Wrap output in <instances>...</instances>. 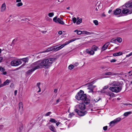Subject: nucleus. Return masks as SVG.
<instances>
[{
  "label": "nucleus",
  "instance_id": "obj_32",
  "mask_svg": "<svg viewBox=\"0 0 132 132\" xmlns=\"http://www.w3.org/2000/svg\"><path fill=\"white\" fill-rule=\"evenodd\" d=\"M23 5V3L21 2L18 3L16 4V6L18 7L22 6Z\"/></svg>",
  "mask_w": 132,
  "mask_h": 132
},
{
  "label": "nucleus",
  "instance_id": "obj_63",
  "mask_svg": "<svg viewBox=\"0 0 132 132\" xmlns=\"http://www.w3.org/2000/svg\"><path fill=\"white\" fill-rule=\"evenodd\" d=\"M6 74H7V72L6 71H5V72H3L2 74L4 75H6Z\"/></svg>",
  "mask_w": 132,
  "mask_h": 132
},
{
  "label": "nucleus",
  "instance_id": "obj_17",
  "mask_svg": "<svg viewBox=\"0 0 132 132\" xmlns=\"http://www.w3.org/2000/svg\"><path fill=\"white\" fill-rule=\"evenodd\" d=\"M122 53L121 52H118L115 53H114L113 55L114 56H118L122 55Z\"/></svg>",
  "mask_w": 132,
  "mask_h": 132
},
{
  "label": "nucleus",
  "instance_id": "obj_61",
  "mask_svg": "<svg viewBox=\"0 0 132 132\" xmlns=\"http://www.w3.org/2000/svg\"><path fill=\"white\" fill-rule=\"evenodd\" d=\"M60 99H59L56 101V104H57L59 102Z\"/></svg>",
  "mask_w": 132,
  "mask_h": 132
},
{
  "label": "nucleus",
  "instance_id": "obj_44",
  "mask_svg": "<svg viewBox=\"0 0 132 132\" xmlns=\"http://www.w3.org/2000/svg\"><path fill=\"white\" fill-rule=\"evenodd\" d=\"M108 126H105L104 127H103V129L104 131L106 130L107 129Z\"/></svg>",
  "mask_w": 132,
  "mask_h": 132
},
{
  "label": "nucleus",
  "instance_id": "obj_58",
  "mask_svg": "<svg viewBox=\"0 0 132 132\" xmlns=\"http://www.w3.org/2000/svg\"><path fill=\"white\" fill-rule=\"evenodd\" d=\"M70 43V42L69 41L68 42H67L66 43L64 44V45L65 46V45H67V44H69Z\"/></svg>",
  "mask_w": 132,
  "mask_h": 132
},
{
  "label": "nucleus",
  "instance_id": "obj_18",
  "mask_svg": "<svg viewBox=\"0 0 132 132\" xmlns=\"http://www.w3.org/2000/svg\"><path fill=\"white\" fill-rule=\"evenodd\" d=\"M1 12L4 11L6 9V5L5 3H4L2 5L1 7Z\"/></svg>",
  "mask_w": 132,
  "mask_h": 132
},
{
  "label": "nucleus",
  "instance_id": "obj_41",
  "mask_svg": "<svg viewBox=\"0 0 132 132\" xmlns=\"http://www.w3.org/2000/svg\"><path fill=\"white\" fill-rule=\"evenodd\" d=\"M72 20L74 23H75L76 22L77 19L76 18L74 17L73 18Z\"/></svg>",
  "mask_w": 132,
  "mask_h": 132
},
{
  "label": "nucleus",
  "instance_id": "obj_8",
  "mask_svg": "<svg viewBox=\"0 0 132 132\" xmlns=\"http://www.w3.org/2000/svg\"><path fill=\"white\" fill-rule=\"evenodd\" d=\"M75 111L79 116H84L87 113L86 111H80L77 109H75Z\"/></svg>",
  "mask_w": 132,
  "mask_h": 132
},
{
  "label": "nucleus",
  "instance_id": "obj_57",
  "mask_svg": "<svg viewBox=\"0 0 132 132\" xmlns=\"http://www.w3.org/2000/svg\"><path fill=\"white\" fill-rule=\"evenodd\" d=\"M56 125L57 126H58V125H59L61 123V122H58L57 123L56 122Z\"/></svg>",
  "mask_w": 132,
  "mask_h": 132
},
{
  "label": "nucleus",
  "instance_id": "obj_55",
  "mask_svg": "<svg viewBox=\"0 0 132 132\" xmlns=\"http://www.w3.org/2000/svg\"><path fill=\"white\" fill-rule=\"evenodd\" d=\"M40 84V82H38L37 83L36 85H37V87L39 86Z\"/></svg>",
  "mask_w": 132,
  "mask_h": 132
},
{
  "label": "nucleus",
  "instance_id": "obj_23",
  "mask_svg": "<svg viewBox=\"0 0 132 132\" xmlns=\"http://www.w3.org/2000/svg\"><path fill=\"white\" fill-rule=\"evenodd\" d=\"M131 111H129L128 112H125L124 114L123 115L125 117H127L128 116L129 114H131Z\"/></svg>",
  "mask_w": 132,
  "mask_h": 132
},
{
  "label": "nucleus",
  "instance_id": "obj_40",
  "mask_svg": "<svg viewBox=\"0 0 132 132\" xmlns=\"http://www.w3.org/2000/svg\"><path fill=\"white\" fill-rule=\"evenodd\" d=\"M83 32H82L80 30H78L77 32V34L78 35H80Z\"/></svg>",
  "mask_w": 132,
  "mask_h": 132
},
{
  "label": "nucleus",
  "instance_id": "obj_13",
  "mask_svg": "<svg viewBox=\"0 0 132 132\" xmlns=\"http://www.w3.org/2000/svg\"><path fill=\"white\" fill-rule=\"evenodd\" d=\"M86 51L87 53L90 54V55H93L95 53L94 51L90 49H86Z\"/></svg>",
  "mask_w": 132,
  "mask_h": 132
},
{
  "label": "nucleus",
  "instance_id": "obj_60",
  "mask_svg": "<svg viewBox=\"0 0 132 132\" xmlns=\"http://www.w3.org/2000/svg\"><path fill=\"white\" fill-rule=\"evenodd\" d=\"M47 31H41V32L43 34H45L46 32Z\"/></svg>",
  "mask_w": 132,
  "mask_h": 132
},
{
  "label": "nucleus",
  "instance_id": "obj_20",
  "mask_svg": "<svg viewBox=\"0 0 132 132\" xmlns=\"http://www.w3.org/2000/svg\"><path fill=\"white\" fill-rule=\"evenodd\" d=\"M98 48V47L95 45H93L91 48L92 50L94 51H97Z\"/></svg>",
  "mask_w": 132,
  "mask_h": 132
},
{
  "label": "nucleus",
  "instance_id": "obj_6",
  "mask_svg": "<svg viewBox=\"0 0 132 132\" xmlns=\"http://www.w3.org/2000/svg\"><path fill=\"white\" fill-rule=\"evenodd\" d=\"M22 62L20 59L17 60H13L11 62V65L13 66H16L21 64Z\"/></svg>",
  "mask_w": 132,
  "mask_h": 132
},
{
  "label": "nucleus",
  "instance_id": "obj_14",
  "mask_svg": "<svg viewBox=\"0 0 132 132\" xmlns=\"http://www.w3.org/2000/svg\"><path fill=\"white\" fill-rule=\"evenodd\" d=\"M48 127L50 130L53 132H56L54 127L53 125H51L49 126Z\"/></svg>",
  "mask_w": 132,
  "mask_h": 132
},
{
  "label": "nucleus",
  "instance_id": "obj_42",
  "mask_svg": "<svg viewBox=\"0 0 132 132\" xmlns=\"http://www.w3.org/2000/svg\"><path fill=\"white\" fill-rule=\"evenodd\" d=\"M65 45H64V44H62L61 46H58L59 48V50L61 48H62L64 46H65Z\"/></svg>",
  "mask_w": 132,
  "mask_h": 132
},
{
  "label": "nucleus",
  "instance_id": "obj_12",
  "mask_svg": "<svg viewBox=\"0 0 132 132\" xmlns=\"http://www.w3.org/2000/svg\"><path fill=\"white\" fill-rule=\"evenodd\" d=\"M110 44V42H108L105 44L102 47V51H104L106 50Z\"/></svg>",
  "mask_w": 132,
  "mask_h": 132
},
{
  "label": "nucleus",
  "instance_id": "obj_64",
  "mask_svg": "<svg viewBox=\"0 0 132 132\" xmlns=\"http://www.w3.org/2000/svg\"><path fill=\"white\" fill-rule=\"evenodd\" d=\"M17 90H15V91H14V94H15V95H16V94H17Z\"/></svg>",
  "mask_w": 132,
  "mask_h": 132
},
{
  "label": "nucleus",
  "instance_id": "obj_9",
  "mask_svg": "<svg viewBox=\"0 0 132 132\" xmlns=\"http://www.w3.org/2000/svg\"><path fill=\"white\" fill-rule=\"evenodd\" d=\"M19 112H20V114H22L23 111V103L21 102H20L19 104Z\"/></svg>",
  "mask_w": 132,
  "mask_h": 132
},
{
  "label": "nucleus",
  "instance_id": "obj_34",
  "mask_svg": "<svg viewBox=\"0 0 132 132\" xmlns=\"http://www.w3.org/2000/svg\"><path fill=\"white\" fill-rule=\"evenodd\" d=\"M88 89H89L90 90V92H93V89L92 87V86H90V87L88 88Z\"/></svg>",
  "mask_w": 132,
  "mask_h": 132
},
{
  "label": "nucleus",
  "instance_id": "obj_4",
  "mask_svg": "<svg viewBox=\"0 0 132 132\" xmlns=\"http://www.w3.org/2000/svg\"><path fill=\"white\" fill-rule=\"evenodd\" d=\"M129 3L125 4L126 8H123L122 11L123 14L127 15L132 13V8L131 9V7H129L130 6H129Z\"/></svg>",
  "mask_w": 132,
  "mask_h": 132
},
{
  "label": "nucleus",
  "instance_id": "obj_28",
  "mask_svg": "<svg viewBox=\"0 0 132 132\" xmlns=\"http://www.w3.org/2000/svg\"><path fill=\"white\" fill-rule=\"evenodd\" d=\"M52 47H51L50 48H48V49H47L45 51V52H50L51 51H52Z\"/></svg>",
  "mask_w": 132,
  "mask_h": 132
},
{
  "label": "nucleus",
  "instance_id": "obj_43",
  "mask_svg": "<svg viewBox=\"0 0 132 132\" xmlns=\"http://www.w3.org/2000/svg\"><path fill=\"white\" fill-rule=\"evenodd\" d=\"M100 91L101 93H104L105 94L106 92L105 91L104 89L103 88V89L101 90Z\"/></svg>",
  "mask_w": 132,
  "mask_h": 132
},
{
  "label": "nucleus",
  "instance_id": "obj_39",
  "mask_svg": "<svg viewBox=\"0 0 132 132\" xmlns=\"http://www.w3.org/2000/svg\"><path fill=\"white\" fill-rule=\"evenodd\" d=\"M5 70V69L1 67H0V71H3Z\"/></svg>",
  "mask_w": 132,
  "mask_h": 132
},
{
  "label": "nucleus",
  "instance_id": "obj_21",
  "mask_svg": "<svg viewBox=\"0 0 132 132\" xmlns=\"http://www.w3.org/2000/svg\"><path fill=\"white\" fill-rule=\"evenodd\" d=\"M57 22H58L61 24L63 25L64 24V22L60 18H58L57 19Z\"/></svg>",
  "mask_w": 132,
  "mask_h": 132
},
{
  "label": "nucleus",
  "instance_id": "obj_47",
  "mask_svg": "<svg viewBox=\"0 0 132 132\" xmlns=\"http://www.w3.org/2000/svg\"><path fill=\"white\" fill-rule=\"evenodd\" d=\"M74 115V114L73 113V112L72 113H70L69 114V116L71 118V117H72L73 115Z\"/></svg>",
  "mask_w": 132,
  "mask_h": 132
},
{
  "label": "nucleus",
  "instance_id": "obj_1",
  "mask_svg": "<svg viewBox=\"0 0 132 132\" xmlns=\"http://www.w3.org/2000/svg\"><path fill=\"white\" fill-rule=\"evenodd\" d=\"M84 92L82 90H80L77 94L76 96V99L78 100H81L83 102V103L80 104L79 105V108L81 110H84L86 108L85 104L88 105L90 102V100L87 98V96L85 94H84Z\"/></svg>",
  "mask_w": 132,
  "mask_h": 132
},
{
  "label": "nucleus",
  "instance_id": "obj_51",
  "mask_svg": "<svg viewBox=\"0 0 132 132\" xmlns=\"http://www.w3.org/2000/svg\"><path fill=\"white\" fill-rule=\"evenodd\" d=\"M129 6H130L129 7L132 9V2H131L130 3H129Z\"/></svg>",
  "mask_w": 132,
  "mask_h": 132
},
{
  "label": "nucleus",
  "instance_id": "obj_37",
  "mask_svg": "<svg viewBox=\"0 0 132 132\" xmlns=\"http://www.w3.org/2000/svg\"><path fill=\"white\" fill-rule=\"evenodd\" d=\"M53 21L54 22H55L56 23L57 22V17L56 16L53 18Z\"/></svg>",
  "mask_w": 132,
  "mask_h": 132
},
{
  "label": "nucleus",
  "instance_id": "obj_25",
  "mask_svg": "<svg viewBox=\"0 0 132 132\" xmlns=\"http://www.w3.org/2000/svg\"><path fill=\"white\" fill-rule=\"evenodd\" d=\"M49 121L50 122L54 123H56L57 122V121L54 119L52 118H50Z\"/></svg>",
  "mask_w": 132,
  "mask_h": 132
},
{
  "label": "nucleus",
  "instance_id": "obj_24",
  "mask_svg": "<svg viewBox=\"0 0 132 132\" xmlns=\"http://www.w3.org/2000/svg\"><path fill=\"white\" fill-rule=\"evenodd\" d=\"M83 34H85L86 35H90L93 34V32H90L85 31H83Z\"/></svg>",
  "mask_w": 132,
  "mask_h": 132
},
{
  "label": "nucleus",
  "instance_id": "obj_30",
  "mask_svg": "<svg viewBox=\"0 0 132 132\" xmlns=\"http://www.w3.org/2000/svg\"><path fill=\"white\" fill-rule=\"evenodd\" d=\"M117 39V41L119 43H121L122 42V39L121 38H118Z\"/></svg>",
  "mask_w": 132,
  "mask_h": 132
},
{
  "label": "nucleus",
  "instance_id": "obj_5",
  "mask_svg": "<svg viewBox=\"0 0 132 132\" xmlns=\"http://www.w3.org/2000/svg\"><path fill=\"white\" fill-rule=\"evenodd\" d=\"M31 67L33 69H35V70L43 67L41 61H39L32 63L31 65Z\"/></svg>",
  "mask_w": 132,
  "mask_h": 132
},
{
  "label": "nucleus",
  "instance_id": "obj_49",
  "mask_svg": "<svg viewBox=\"0 0 132 132\" xmlns=\"http://www.w3.org/2000/svg\"><path fill=\"white\" fill-rule=\"evenodd\" d=\"M4 127V126L3 125H0V130L2 129Z\"/></svg>",
  "mask_w": 132,
  "mask_h": 132
},
{
  "label": "nucleus",
  "instance_id": "obj_22",
  "mask_svg": "<svg viewBox=\"0 0 132 132\" xmlns=\"http://www.w3.org/2000/svg\"><path fill=\"white\" fill-rule=\"evenodd\" d=\"M52 51H56L59 50V47H57V46L52 47Z\"/></svg>",
  "mask_w": 132,
  "mask_h": 132
},
{
  "label": "nucleus",
  "instance_id": "obj_27",
  "mask_svg": "<svg viewBox=\"0 0 132 132\" xmlns=\"http://www.w3.org/2000/svg\"><path fill=\"white\" fill-rule=\"evenodd\" d=\"M23 126L22 124H21L20 125V126H19V130H20V132L23 129Z\"/></svg>",
  "mask_w": 132,
  "mask_h": 132
},
{
  "label": "nucleus",
  "instance_id": "obj_19",
  "mask_svg": "<svg viewBox=\"0 0 132 132\" xmlns=\"http://www.w3.org/2000/svg\"><path fill=\"white\" fill-rule=\"evenodd\" d=\"M21 61L22 60L25 63L28 62L29 60V58L28 57H26L24 58H22L20 59Z\"/></svg>",
  "mask_w": 132,
  "mask_h": 132
},
{
  "label": "nucleus",
  "instance_id": "obj_46",
  "mask_svg": "<svg viewBox=\"0 0 132 132\" xmlns=\"http://www.w3.org/2000/svg\"><path fill=\"white\" fill-rule=\"evenodd\" d=\"M116 61V60L114 59H112L111 60L110 62H114Z\"/></svg>",
  "mask_w": 132,
  "mask_h": 132
},
{
  "label": "nucleus",
  "instance_id": "obj_16",
  "mask_svg": "<svg viewBox=\"0 0 132 132\" xmlns=\"http://www.w3.org/2000/svg\"><path fill=\"white\" fill-rule=\"evenodd\" d=\"M105 94L109 96L110 97H113L114 95V94L113 93H111L110 92H106Z\"/></svg>",
  "mask_w": 132,
  "mask_h": 132
},
{
  "label": "nucleus",
  "instance_id": "obj_50",
  "mask_svg": "<svg viewBox=\"0 0 132 132\" xmlns=\"http://www.w3.org/2000/svg\"><path fill=\"white\" fill-rule=\"evenodd\" d=\"M17 39H18V38L17 37L16 38V39H13V40L12 42V44H14V43H13V42H14V41H16L17 40Z\"/></svg>",
  "mask_w": 132,
  "mask_h": 132
},
{
  "label": "nucleus",
  "instance_id": "obj_36",
  "mask_svg": "<svg viewBox=\"0 0 132 132\" xmlns=\"http://www.w3.org/2000/svg\"><path fill=\"white\" fill-rule=\"evenodd\" d=\"M93 23L96 25H97L98 24V21L97 20H94L93 21Z\"/></svg>",
  "mask_w": 132,
  "mask_h": 132
},
{
  "label": "nucleus",
  "instance_id": "obj_31",
  "mask_svg": "<svg viewBox=\"0 0 132 132\" xmlns=\"http://www.w3.org/2000/svg\"><path fill=\"white\" fill-rule=\"evenodd\" d=\"M74 65L71 64L69 66L68 68L69 69H70V70H72L74 68Z\"/></svg>",
  "mask_w": 132,
  "mask_h": 132
},
{
  "label": "nucleus",
  "instance_id": "obj_3",
  "mask_svg": "<svg viewBox=\"0 0 132 132\" xmlns=\"http://www.w3.org/2000/svg\"><path fill=\"white\" fill-rule=\"evenodd\" d=\"M57 58H52L45 59L41 61L43 67L45 66L46 68H49L52 65L54 61L56 60Z\"/></svg>",
  "mask_w": 132,
  "mask_h": 132
},
{
  "label": "nucleus",
  "instance_id": "obj_26",
  "mask_svg": "<svg viewBox=\"0 0 132 132\" xmlns=\"http://www.w3.org/2000/svg\"><path fill=\"white\" fill-rule=\"evenodd\" d=\"M117 42V39H114V38L112 39L110 41L111 42L115 43H116Z\"/></svg>",
  "mask_w": 132,
  "mask_h": 132
},
{
  "label": "nucleus",
  "instance_id": "obj_48",
  "mask_svg": "<svg viewBox=\"0 0 132 132\" xmlns=\"http://www.w3.org/2000/svg\"><path fill=\"white\" fill-rule=\"evenodd\" d=\"M25 65V63H24V64H23L22 65H21V66L19 67V68H18L16 70H17L19 69L20 68H21L22 67L24 66Z\"/></svg>",
  "mask_w": 132,
  "mask_h": 132
},
{
  "label": "nucleus",
  "instance_id": "obj_38",
  "mask_svg": "<svg viewBox=\"0 0 132 132\" xmlns=\"http://www.w3.org/2000/svg\"><path fill=\"white\" fill-rule=\"evenodd\" d=\"M52 113L51 112H49L46 113L45 116H49Z\"/></svg>",
  "mask_w": 132,
  "mask_h": 132
},
{
  "label": "nucleus",
  "instance_id": "obj_56",
  "mask_svg": "<svg viewBox=\"0 0 132 132\" xmlns=\"http://www.w3.org/2000/svg\"><path fill=\"white\" fill-rule=\"evenodd\" d=\"M62 33V31H59L58 32V34H59L60 35H61Z\"/></svg>",
  "mask_w": 132,
  "mask_h": 132
},
{
  "label": "nucleus",
  "instance_id": "obj_7",
  "mask_svg": "<svg viewBox=\"0 0 132 132\" xmlns=\"http://www.w3.org/2000/svg\"><path fill=\"white\" fill-rule=\"evenodd\" d=\"M121 120L120 118H118L114 120L113 121H111L109 123V126L111 127H113L115 125V124L117 123Z\"/></svg>",
  "mask_w": 132,
  "mask_h": 132
},
{
  "label": "nucleus",
  "instance_id": "obj_52",
  "mask_svg": "<svg viewBox=\"0 0 132 132\" xmlns=\"http://www.w3.org/2000/svg\"><path fill=\"white\" fill-rule=\"evenodd\" d=\"M3 59V57H0V63L1 62H2Z\"/></svg>",
  "mask_w": 132,
  "mask_h": 132
},
{
  "label": "nucleus",
  "instance_id": "obj_62",
  "mask_svg": "<svg viewBox=\"0 0 132 132\" xmlns=\"http://www.w3.org/2000/svg\"><path fill=\"white\" fill-rule=\"evenodd\" d=\"M119 73H113V75H118Z\"/></svg>",
  "mask_w": 132,
  "mask_h": 132
},
{
  "label": "nucleus",
  "instance_id": "obj_33",
  "mask_svg": "<svg viewBox=\"0 0 132 132\" xmlns=\"http://www.w3.org/2000/svg\"><path fill=\"white\" fill-rule=\"evenodd\" d=\"M54 15L53 13H50L48 14V16L50 17H52Z\"/></svg>",
  "mask_w": 132,
  "mask_h": 132
},
{
  "label": "nucleus",
  "instance_id": "obj_53",
  "mask_svg": "<svg viewBox=\"0 0 132 132\" xmlns=\"http://www.w3.org/2000/svg\"><path fill=\"white\" fill-rule=\"evenodd\" d=\"M108 86H104L103 88V89H107L108 88Z\"/></svg>",
  "mask_w": 132,
  "mask_h": 132
},
{
  "label": "nucleus",
  "instance_id": "obj_2",
  "mask_svg": "<svg viewBox=\"0 0 132 132\" xmlns=\"http://www.w3.org/2000/svg\"><path fill=\"white\" fill-rule=\"evenodd\" d=\"M113 87H110L109 89L112 92L118 93L120 92L122 89V85L119 82L114 81L112 84Z\"/></svg>",
  "mask_w": 132,
  "mask_h": 132
},
{
  "label": "nucleus",
  "instance_id": "obj_15",
  "mask_svg": "<svg viewBox=\"0 0 132 132\" xmlns=\"http://www.w3.org/2000/svg\"><path fill=\"white\" fill-rule=\"evenodd\" d=\"M35 69H33L32 68L30 70H28L26 72V74L27 75H29L31 74L32 73L35 71Z\"/></svg>",
  "mask_w": 132,
  "mask_h": 132
},
{
  "label": "nucleus",
  "instance_id": "obj_29",
  "mask_svg": "<svg viewBox=\"0 0 132 132\" xmlns=\"http://www.w3.org/2000/svg\"><path fill=\"white\" fill-rule=\"evenodd\" d=\"M82 21V19L81 18L79 19V20L77 21L76 22V23L77 24H78L81 23Z\"/></svg>",
  "mask_w": 132,
  "mask_h": 132
},
{
  "label": "nucleus",
  "instance_id": "obj_10",
  "mask_svg": "<svg viewBox=\"0 0 132 132\" xmlns=\"http://www.w3.org/2000/svg\"><path fill=\"white\" fill-rule=\"evenodd\" d=\"M122 11L120 9H117L113 11V14L116 15L119 14Z\"/></svg>",
  "mask_w": 132,
  "mask_h": 132
},
{
  "label": "nucleus",
  "instance_id": "obj_59",
  "mask_svg": "<svg viewBox=\"0 0 132 132\" xmlns=\"http://www.w3.org/2000/svg\"><path fill=\"white\" fill-rule=\"evenodd\" d=\"M70 43V42L69 41L68 42H67L66 43L64 44V45L65 46V45H67V44H69Z\"/></svg>",
  "mask_w": 132,
  "mask_h": 132
},
{
  "label": "nucleus",
  "instance_id": "obj_35",
  "mask_svg": "<svg viewBox=\"0 0 132 132\" xmlns=\"http://www.w3.org/2000/svg\"><path fill=\"white\" fill-rule=\"evenodd\" d=\"M112 74V73L111 72H106L105 73V75H111Z\"/></svg>",
  "mask_w": 132,
  "mask_h": 132
},
{
  "label": "nucleus",
  "instance_id": "obj_11",
  "mask_svg": "<svg viewBox=\"0 0 132 132\" xmlns=\"http://www.w3.org/2000/svg\"><path fill=\"white\" fill-rule=\"evenodd\" d=\"M10 81V80L8 79H7L3 84H2L0 85V88L5 85H8L9 84Z\"/></svg>",
  "mask_w": 132,
  "mask_h": 132
},
{
  "label": "nucleus",
  "instance_id": "obj_54",
  "mask_svg": "<svg viewBox=\"0 0 132 132\" xmlns=\"http://www.w3.org/2000/svg\"><path fill=\"white\" fill-rule=\"evenodd\" d=\"M125 105H129V106H130V105H132L130 104H128V103H125Z\"/></svg>",
  "mask_w": 132,
  "mask_h": 132
},
{
  "label": "nucleus",
  "instance_id": "obj_45",
  "mask_svg": "<svg viewBox=\"0 0 132 132\" xmlns=\"http://www.w3.org/2000/svg\"><path fill=\"white\" fill-rule=\"evenodd\" d=\"M132 55V52H131L130 53V54H129L127 55H126V57H129L130 56Z\"/></svg>",
  "mask_w": 132,
  "mask_h": 132
}]
</instances>
